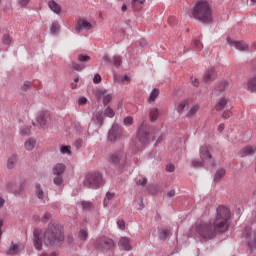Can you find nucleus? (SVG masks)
Wrapping results in <instances>:
<instances>
[{
	"mask_svg": "<svg viewBox=\"0 0 256 256\" xmlns=\"http://www.w3.org/2000/svg\"><path fill=\"white\" fill-rule=\"evenodd\" d=\"M104 115L110 119H113V117H115V111H113L110 106H107L104 110Z\"/></svg>",
	"mask_w": 256,
	"mask_h": 256,
	"instance_id": "39",
	"label": "nucleus"
},
{
	"mask_svg": "<svg viewBox=\"0 0 256 256\" xmlns=\"http://www.w3.org/2000/svg\"><path fill=\"white\" fill-rule=\"evenodd\" d=\"M35 195L38 199H45V191H43V188H41V184L39 183L35 184Z\"/></svg>",
	"mask_w": 256,
	"mask_h": 256,
	"instance_id": "23",
	"label": "nucleus"
},
{
	"mask_svg": "<svg viewBox=\"0 0 256 256\" xmlns=\"http://www.w3.org/2000/svg\"><path fill=\"white\" fill-rule=\"evenodd\" d=\"M70 69H72V71H83V69H85V66L77 62H72L70 65Z\"/></svg>",
	"mask_w": 256,
	"mask_h": 256,
	"instance_id": "35",
	"label": "nucleus"
},
{
	"mask_svg": "<svg viewBox=\"0 0 256 256\" xmlns=\"http://www.w3.org/2000/svg\"><path fill=\"white\" fill-rule=\"evenodd\" d=\"M231 220V210L227 206H218L216 210V218L214 220V227L218 233H225L229 231V221Z\"/></svg>",
	"mask_w": 256,
	"mask_h": 256,
	"instance_id": "2",
	"label": "nucleus"
},
{
	"mask_svg": "<svg viewBox=\"0 0 256 256\" xmlns=\"http://www.w3.org/2000/svg\"><path fill=\"white\" fill-rule=\"evenodd\" d=\"M105 185V179H103V174L100 172H92L85 176L84 187L88 189H99Z\"/></svg>",
	"mask_w": 256,
	"mask_h": 256,
	"instance_id": "5",
	"label": "nucleus"
},
{
	"mask_svg": "<svg viewBox=\"0 0 256 256\" xmlns=\"http://www.w3.org/2000/svg\"><path fill=\"white\" fill-rule=\"evenodd\" d=\"M122 135V131L119 129V126L112 125L111 129L108 132V140L111 141V143L117 141V139H120Z\"/></svg>",
	"mask_w": 256,
	"mask_h": 256,
	"instance_id": "10",
	"label": "nucleus"
},
{
	"mask_svg": "<svg viewBox=\"0 0 256 256\" xmlns=\"http://www.w3.org/2000/svg\"><path fill=\"white\" fill-rule=\"evenodd\" d=\"M78 61L80 63H88V61H91V57L87 56V55H84V54H79L78 55Z\"/></svg>",
	"mask_w": 256,
	"mask_h": 256,
	"instance_id": "42",
	"label": "nucleus"
},
{
	"mask_svg": "<svg viewBox=\"0 0 256 256\" xmlns=\"http://www.w3.org/2000/svg\"><path fill=\"white\" fill-rule=\"evenodd\" d=\"M149 117H150V121H152V123H155V121L159 119V108L150 109Z\"/></svg>",
	"mask_w": 256,
	"mask_h": 256,
	"instance_id": "26",
	"label": "nucleus"
},
{
	"mask_svg": "<svg viewBox=\"0 0 256 256\" xmlns=\"http://www.w3.org/2000/svg\"><path fill=\"white\" fill-rule=\"evenodd\" d=\"M50 219H51V213L46 212V213L44 214V216H43V221H44V222H47V221L50 220Z\"/></svg>",
	"mask_w": 256,
	"mask_h": 256,
	"instance_id": "59",
	"label": "nucleus"
},
{
	"mask_svg": "<svg viewBox=\"0 0 256 256\" xmlns=\"http://www.w3.org/2000/svg\"><path fill=\"white\" fill-rule=\"evenodd\" d=\"M2 43L4 45H11V36H9V34H4L2 38Z\"/></svg>",
	"mask_w": 256,
	"mask_h": 256,
	"instance_id": "46",
	"label": "nucleus"
},
{
	"mask_svg": "<svg viewBox=\"0 0 256 256\" xmlns=\"http://www.w3.org/2000/svg\"><path fill=\"white\" fill-rule=\"evenodd\" d=\"M117 227L120 229V231H125V222L123 220H118Z\"/></svg>",
	"mask_w": 256,
	"mask_h": 256,
	"instance_id": "52",
	"label": "nucleus"
},
{
	"mask_svg": "<svg viewBox=\"0 0 256 256\" xmlns=\"http://www.w3.org/2000/svg\"><path fill=\"white\" fill-rule=\"evenodd\" d=\"M147 126L145 123H142L141 126L138 128V134L136 140L138 141L137 146L143 147L149 143V134L147 133Z\"/></svg>",
	"mask_w": 256,
	"mask_h": 256,
	"instance_id": "7",
	"label": "nucleus"
},
{
	"mask_svg": "<svg viewBox=\"0 0 256 256\" xmlns=\"http://www.w3.org/2000/svg\"><path fill=\"white\" fill-rule=\"evenodd\" d=\"M48 5L53 13H56L57 15L61 13V5L57 4L54 0L49 1Z\"/></svg>",
	"mask_w": 256,
	"mask_h": 256,
	"instance_id": "24",
	"label": "nucleus"
},
{
	"mask_svg": "<svg viewBox=\"0 0 256 256\" xmlns=\"http://www.w3.org/2000/svg\"><path fill=\"white\" fill-rule=\"evenodd\" d=\"M98 97H103V105H109L113 99V96L111 94H105V91H100Z\"/></svg>",
	"mask_w": 256,
	"mask_h": 256,
	"instance_id": "25",
	"label": "nucleus"
},
{
	"mask_svg": "<svg viewBox=\"0 0 256 256\" xmlns=\"http://www.w3.org/2000/svg\"><path fill=\"white\" fill-rule=\"evenodd\" d=\"M247 90L251 93H256V75L248 82Z\"/></svg>",
	"mask_w": 256,
	"mask_h": 256,
	"instance_id": "30",
	"label": "nucleus"
},
{
	"mask_svg": "<svg viewBox=\"0 0 256 256\" xmlns=\"http://www.w3.org/2000/svg\"><path fill=\"white\" fill-rule=\"evenodd\" d=\"M121 159H123V151L119 150L110 154L109 162L113 165H119Z\"/></svg>",
	"mask_w": 256,
	"mask_h": 256,
	"instance_id": "16",
	"label": "nucleus"
},
{
	"mask_svg": "<svg viewBox=\"0 0 256 256\" xmlns=\"http://www.w3.org/2000/svg\"><path fill=\"white\" fill-rule=\"evenodd\" d=\"M78 237L81 241H87V238L89 237V234L87 233V230L82 229L78 233Z\"/></svg>",
	"mask_w": 256,
	"mask_h": 256,
	"instance_id": "40",
	"label": "nucleus"
},
{
	"mask_svg": "<svg viewBox=\"0 0 256 256\" xmlns=\"http://www.w3.org/2000/svg\"><path fill=\"white\" fill-rule=\"evenodd\" d=\"M36 145H37V140H35V138H29L24 143V147H25L26 151H33V149H35Z\"/></svg>",
	"mask_w": 256,
	"mask_h": 256,
	"instance_id": "21",
	"label": "nucleus"
},
{
	"mask_svg": "<svg viewBox=\"0 0 256 256\" xmlns=\"http://www.w3.org/2000/svg\"><path fill=\"white\" fill-rule=\"evenodd\" d=\"M118 246L122 251H131L133 248L131 247V242L129 241V238L122 237L120 238L118 242Z\"/></svg>",
	"mask_w": 256,
	"mask_h": 256,
	"instance_id": "14",
	"label": "nucleus"
},
{
	"mask_svg": "<svg viewBox=\"0 0 256 256\" xmlns=\"http://www.w3.org/2000/svg\"><path fill=\"white\" fill-rule=\"evenodd\" d=\"M255 148L253 146H246L240 151L241 157H249V155H254Z\"/></svg>",
	"mask_w": 256,
	"mask_h": 256,
	"instance_id": "20",
	"label": "nucleus"
},
{
	"mask_svg": "<svg viewBox=\"0 0 256 256\" xmlns=\"http://www.w3.org/2000/svg\"><path fill=\"white\" fill-rule=\"evenodd\" d=\"M139 185H141L142 187H145V185H147V178H142L138 180Z\"/></svg>",
	"mask_w": 256,
	"mask_h": 256,
	"instance_id": "58",
	"label": "nucleus"
},
{
	"mask_svg": "<svg viewBox=\"0 0 256 256\" xmlns=\"http://www.w3.org/2000/svg\"><path fill=\"white\" fill-rule=\"evenodd\" d=\"M113 197H115V193L107 192L106 197L104 199V205H107V203H109V201H111V199H113Z\"/></svg>",
	"mask_w": 256,
	"mask_h": 256,
	"instance_id": "45",
	"label": "nucleus"
},
{
	"mask_svg": "<svg viewBox=\"0 0 256 256\" xmlns=\"http://www.w3.org/2000/svg\"><path fill=\"white\" fill-rule=\"evenodd\" d=\"M15 187V183L14 182H9L8 184H7V189L9 190V191H13V188Z\"/></svg>",
	"mask_w": 256,
	"mask_h": 256,
	"instance_id": "62",
	"label": "nucleus"
},
{
	"mask_svg": "<svg viewBox=\"0 0 256 256\" xmlns=\"http://www.w3.org/2000/svg\"><path fill=\"white\" fill-rule=\"evenodd\" d=\"M139 45H140V47H146L147 46V40H145V38H141L139 40Z\"/></svg>",
	"mask_w": 256,
	"mask_h": 256,
	"instance_id": "60",
	"label": "nucleus"
},
{
	"mask_svg": "<svg viewBox=\"0 0 256 256\" xmlns=\"http://www.w3.org/2000/svg\"><path fill=\"white\" fill-rule=\"evenodd\" d=\"M139 3L140 5H143L145 3V0H132L131 5L132 7H135Z\"/></svg>",
	"mask_w": 256,
	"mask_h": 256,
	"instance_id": "56",
	"label": "nucleus"
},
{
	"mask_svg": "<svg viewBox=\"0 0 256 256\" xmlns=\"http://www.w3.org/2000/svg\"><path fill=\"white\" fill-rule=\"evenodd\" d=\"M187 105H188L187 100L180 102L176 109L177 113H183V111H185V108L187 107Z\"/></svg>",
	"mask_w": 256,
	"mask_h": 256,
	"instance_id": "38",
	"label": "nucleus"
},
{
	"mask_svg": "<svg viewBox=\"0 0 256 256\" xmlns=\"http://www.w3.org/2000/svg\"><path fill=\"white\" fill-rule=\"evenodd\" d=\"M166 171H167L168 173H173V171H175V165H173V164H168V165L166 166Z\"/></svg>",
	"mask_w": 256,
	"mask_h": 256,
	"instance_id": "54",
	"label": "nucleus"
},
{
	"mask_svg": "<svg viewBox=\"0 0 256 256\" xmlns=\"http://www.w3.org/2000/svg\"><path fill=\"white\" fill-rule=\"evenodd\" d=\"M193 46L195 47V49H201L203 47V44H201V40L194 39L193 40Z\"/></svg>",
	"mask_w": 256,
	"mask_h": 256,
	"instance_id": "50",
	"label": "nucleus"
},
{
	"mask_svg": "<svg viewBox=\"0 0 256 256\" xmlns=\"http://www.w3.org/2000/svg\"><path fill=\"white\" fill-rule=\"evenodd\" d=\"M124 125L126 127H129L130 125H133V117L127 116L126 118H124Z\"/></svg>",
	"mask_w": 256,
	"mask_h": 256,
	"instance_id": "48",
	"label": "nucleus"
},
{
	"mask_svg": "<svg viewBox=\"0 0 256 256\" xmlns=\"http://www.w3.org/2000/svg\"><path fill=\"white\" fill-rule=\"evenodd\" d=\"M249 228L245 229V238L248 241V247L250 251H253V249H256V230L253 231V233L248 232Z\"/></svg>",
	"mask_w": 256,
	"mask_h": 256,
	"instance_id": "9",
	"label": "nucleus"
},
{
	"mask_svg": "<svg viewBox=\"0 0 256 256\" xmlns=\"http://www.w3.org/2000/svg\"><path fill=\"white\" fill-rule=\"evenodd\" d=\"M103 61H104L105 63H111V58H109V55H104Z\"/></svg>",
	"mask_w": 256,
	"mask_h": 256,
	"instance_id": "64",
	"label": "nucleus"
},
{
	"mask_svg": "<svg viewBox=\"0 0 256 256\" xmlns=\"http://www.w3.org/2000/svg\"><path fill=\"white\" fill-rule=\"evenodd\" d=\"M79 105H85L87 103V98L86 97H80L78 99Z\"/></svg>",
	"mask_w": 256,
	"mask_h": 256,
	"instance_id": "57",
	"label": "nucleus"
},
{
	"mask_svg": "<svg viewBox=\"0 0 256 256\" xmlns=\"http://www.w3.org/2000/svg\"><path fill=\"white\" fill-rule=\"evenodd\" d=\"M92 122L98 127V129H100V127H103V110H98L93 113Z\"/></svg>",
	"mask_w": 256,
	"mask_h": 256,
	"instance_id": "13",
	"label": "nucleus"
},
{
	"mask_svg": "<svg viewBox=\"0 0 256 256\" xmlns=\"http://www.w3.org/2000/svg\"><path fill=\"white\" fill-rule=\"evenodd\" d=\"M191 229L192 231H195L196 235H199V237L205 241L215 239V237H217V233H219L217 226H215V222L211 223L200 221L197 222Z\"/></svg>",
	"mask_w": 256,
	"mask_h": 256,
	"instance_id": "3",
	"label": "nucleus"
},
{
	"mask_svg": "<svg viewBox=\"0 0 256 256\" xmlns=\"http://www.w3.org/2000/svg\"><path fill=\"white\" fill-rule=\"evenodd\" d=\"M192 167H194V169H199L200 167H203V160L202 161L193 160Z\"/></svg>",
	"mask_w": 256,
	"mask_h": 256,
	"instance_id": "47",
	"label": "nucleus"
},
{
	"mask_svg": "<svg viewBox=\"0 0 256 256\" xmlns=\"http://www.w3.org/2000/svg\"><path fill=\"white\" fill-rule=\"evenodd\" d=\"M17 165V154H12L7 161V168L13 169Z\"/></svg>",
	"mask_w": 256,
	"mask_h": 256,
	"instance_id": "27",
	"label": "nucleus"
},
{
	"mask_svg": "<svg viewBox=\"0 0 256 256\" xmlns=\"http://www.w3.org/2000/svg\"><path fill=\"white\" fill-rule=\"evenodd\" d=\"M65 169H67V167L65 166V164L63 163H57L56 165H54V167L52 168V173L53 175H56L58 177H63V174L65 173Z\"/></svg>",
	"mask_w": 256,
	"mask_h": 256,
	"instance_id": "17",
	"label": "nucleus"
},
{
	"mask_svg": "<svg viewBox=\"0 0 256 256\" xmlns=\"http://www.w3.org/2000/svg\"><path fill=\"white\" fill-rule=\"evenodd\" d=\"M232 116H233V112H231V110H226V111H224L223 114H222V117H223L224 119H229V117H232Z\"/></svg>",
	"mask_w": 256,
	"mask_h": 256,
	"instance_id": "53",
	"label": "nucleus"
},
{
	"mask_svg": "<svg viewBox=\"0 0 256 256\" xmlns=\"http://www.w3.org/2000/svg\"><path fill=\"white\" fill-rule=\"evenodd\" d=\"M20 135L25 136V135H31V127L29 126H24L20 130Z\"/></svg>",
	"mask_w": 256,
	"mask_h": 256,
	"instance_id": "44",
	"label": "nucleus"
},
{
	"mask_svg": "<svg viewBox=\"0 0 256 256\" xmlns=\"http://www.w3.org/2000/svg\"><path fill=\"white\" fill-rule=\"evenodd\" d=\"M21 89L22 91H28V89H31V82L25 81L21 86Z\"/></svg>",
	"mask_w": 256,
	"mask_h": 256,
	"instance_id": "51",
	"label": "nucleus"
},
{
	"mask_svg": "<svg viewBox=\"0 0 256 256\" xmlns=\"http://www.w3.org/2000/svg\"><path fill=\"white\" fill-rule=\"evenodd\" d=\"M167 197H175V190H170L167 192Z\"/></svg>",
	"mask_w": 256,
	"mask_h": 256,
	"instance_id": "63",
	"label": "nucleus"
},
{
	"mask_svg": "<svg viewBox=\"0 0 256 256\" xmlns=\"http://www.w3.org/2000/svg\"><path fill=\"white\" fill-rule=\"evenodd\" d=\"M157 97H159V89L154 88L148 97V103H155L157 100Z\"/></svg>",
	"mask_w": 256,
	"mask_h": 256,
	"instance_id": "28",
	"label": "nucleus"
},
{
	"mask_svg": "<svg viewBox=\"0 0 256 256\" xmlns=\"http://www.w3.org/2000/svg\"><path fill=\"white\" fill-rule=\"evenodd\" d=\"M17 253H19V245L12 242L10 248L6 252V255H17Z\"/></svg>",
	"mask_w": 256,
	"mask_h": 256,
	"instance_id": "29",
	"label": "nucleus"
},
{
	"mask_svg": "<svg viewBox=\"0 0 256 256\" xmlns=\"http://www.w3.org/2000/svg\"><path fill=\"white\" fill-rule=\"evenodd\" d=\"M227 103H228L227 98H221L216 104V111H222V109H225V106L227 105Z\"/></svg>",
	"mask_w": 256,
	"mask_h": 256,
	"instance_id": "32",
	"label": "nucleus"
},
{
	"mask_svg": "<svg viewBox=\"0 0 256 256\" xmlns=\"http://www.w3.org/2000/svg\"><path fill=\"white\" fill-rule=\"evenodd\" d=\"M37 123H39L42 129H47V112H39Z\"/></svg>",
	"mask_w": 256,
	"mask_h": 256,
	"instance_id": "18",
	"label": "nucleus"
},
{
	"mask_svg": "<svg viewBox=\"0 0 256 256\" xmlns=\"http://www.w3.org/2000/svg\"><path fill=\"white\" fill-rule=\"evenodd\" d=\"M65 241V236L58 225H50L44 232L43 243L46 247H55Z\"/></svg>",
	"mask_w": 256,
	"mask_h": 256,
	"instance_id": "4",
	"label": "nucleus"
},
{
	"mask_svg": "<svg viewBox=\"0 0 256 256\" xmlns=\"http://www.w3.org/2000/svg\"><path fill=\"white\" fill-rule=\"evenodd\" d=\"M94 248L97 249V251H102L103 253H107L115 249V241H113V239L107 236H100L96 238L94 242Z\"/></svg>",
	"mask_w": 256,
	"mask_h": 256,
	"instance_id": "6",
	"label": "nucleus"
},
{
	"mask_svg": "<svg viewBox=\"0 0 256 256\" xmlns=\"http://www.w3.org/2000/svg\"><path fill=\"white\" fill-rule=\"evenodd\" d=\"M81 206L84 211H91V209H93V203L89 201H82Z\"/></svg>",
	"mask_w": 256,
	"mask_h": 256,
	"instance_id": "37",
	"label": "nucleus"
},
{
	"mask_svg": "<svg viewBox=\"0 0 256 256\" xmlns=\"http://www.w3.org/2000/svg\"><path fill=\"white\" fill-rule=\"evenodd\" d=\"M227 43L230 47H234L238 51H249V45L243 41H235L231 37H228Z\"/></svg>",
	"mask_w": 256,
	"mask_h": 256,
	"instance_id": "8",
	"label": "nucleus"
},
{
	"mask_svg": "<svg viewBox=\"0 0 256 256\" xmlns=\"http://www.w3.org/2000/svg\"><path fill=\"white\" fill-rule=\"evenodd\" d=\"M219 90L220 91H225V89H227L229 87V82L227 81H223L219 84Z\"/></svg>",
	"mask_w": 256,
	"mask_h": 256,
	"instance_id": "49",
	"label": "nucleus"
},
{
	"mask_svg": "<svg viewBox=\"0 0 256 256\" xmlns=\"http://www.w3.org/2000/svg\"><path fill=\"white\" fill-rule=\"evenodd\" d=\"M53 183L56 185V187H61V185H63V176H56L53 179Z\"/></svg>",
	"mask_w": 256,
	"mask_h": 256,
	"instance_id": "43",
	"label": "nucleus"
},
{
	"mask_svg": "<svg viewBox=\"0 0 256 256\" xmlns=\"http://www.w3.org/2000/svg\"><path fill=\"white\" fill-rule=\"evenodd\" d=\"M93 29V24L85 19H79L76 24V33H81V31H91Z\"/></svg>",
	"mask_w": 256,
	"mask_h": 256,
	"instance_id": "11",
	"label": "nucleus"
},
{
	"mask_svg": "<svg viewBox=\"0 0 256 256\" xmlns=\"http://www.w3.org/2000/svg\"><path fill=\"white\" fill-rule=\"evenodd\" d=\"M101 82V75L95 74L93 78V83L99 84Z\"/></svg>",
	"mask_w": 256,
	"mask_h": 256,
	"instance_id": "55",
	"label": "nucleus"
},
{
	"mask_svg": "<svg viewBox=\"0 0 256 256\" xmlns=\"http://www.w3.org/2000/svg\"><path fill=\"white\" fill-rule=\"evenodd\" d=\"M159 233V238L162 240V241H165V239H167V237H169V235H171V231L165 229V228H162L158 231Z\"/></svg>",
	"mask_w": 256,
	"mask_h": 256,
	"instance_id": "31",
	"label": "nucleus"
},
{
	"mask_svg": "<svg viewBox=\"0 0 256 256\" xmlns=\"http://www.w3.org/2000/svg\"><path fill=\"white\" fill-rule=\"evenodd\" d=\"M33 245L37 251H41L43 247V240L41 239V231L39 229H34L33 231Z\"/></svg>",
	"mask_w": 256,
	"mask_h": 256,
	"instance_id": "12",
	"label": "nucleus"
},
{
	"mask_svg": "<svg viewBox=\"0 0 256 256\" xmlns=\"http://www.w3.org/2000/svg\"><path fill=\"white\" fill-rule=\"evenodd\" d=\"M226 173L227 170H225V168H219L214 175L215 183H219V181H221V178L225 177Z\"/></svg>",
	"mask_w": 256,
	"mask_h": 256,
	"instance_id": "22",
	"label": "nucleus"
},
{
	"mask_svg": "<svg viewBox=\"0 0 256 256\" xmlns=\"http://www.w3.org/2000/svg\"><path fill=\"white\" fill-rule=\"evenodd\" d=\"M200 159H202V161L205 159H212L211 153L209 152V146L200 147Z\"/></svg>",
	"mask_w": 256,
	"mask_h": 256,
	"instance_id": "19",
	"label": "nucleus"
},
{
	"mask_svg": "<svg viewBox=\"0 0 256 256\" xmlns=\"http://www.w3.org/2000/svg\"><path fill=\"white\" fill-rule=\"evenodd\" d=\"M60 153L61 155H68L69 157H71V146H62L60 148Z\"/></svg>",
	"mask_w": 256,
	"mask_h": 256,
	"instance_id": "36",
	"label": "nucleus"
},
{
	"mask_svg": "<svg viewBox=\"0 0 256 256\" xmlns=\"http://www.w3.org/2000/svg\"><path fill=\"white\" fill-rule=\"evenodd\" d=\"M197 111H199V105L196 104L190 108L186 117H195V115H197Z\"/></svg>",
	"mask_w": 256,
	"mask_h": 256,
	"instance_id": "33",
	"label": "nucleus"
},
{
	"mask_svg": "<svg viewBox=\"0 0 256 256\" xmlns=\"http://www.w3.org/2000/svg\"><path fill=\"white\" fill-rule=\"evenodd\" d=\"M29 1L30 0H19V4L21 7H27V5H29Z\"/></svg>",
	"mask_w": 256,
	"mask_h": 256,
	"instance_id": "61",
	"label": "nucleus"
},
{
	"mask_svg": "<svg viewBox=\"0 0 256 256\" xmlns=\"http://www.w3.org/2000/svg\"><path fill=\"white\" fill-rule=\"evenodd\" d=\"M215 79H217V71H215V68L208 69L204 74V81L211 83V81H215Z\"/></svg>",
	"mask_w": 256,
	"mask_h": 256,
	"instance_id": "15",
	"label": "nucleus"
},
{
	"mask_svg": "<svg viewBox=\"0 0 256 256\" xmlns=\"http://www.w3.org/2000/svg\"><path fill=\"white\" fill-rule=\"evenodd\" d=\"M190 17L200 21V23H212L213 22V12L211 6L207 0H199L193 7Z\"/></svg>",
	"mask_w": 256,
	"mask_h": 256,
	"instance_id": "1",
	"label": "nucleus"
},
{
	"mask_svg": "<svg viewBox=\"0 0 256 256\" xmlns=\"http://www.w3.org/2000/svg\"><path fill=\"white\" fill-rule=\"evenodd\" d=\"M121 56H113L112 61H113V66L116 69H119L121 67Z\"/></svg>",
	"mask_w": 256,
	"mask_h": 256,
	"instance_id": "41",
	"label": "nucleus"
},
{
	"mask_svg": "<svg viewBox=\"0 0 256 256\" xmlns=\"http://www.w3.org/2000/svg\"><path fill=\"white\" fill-rule=\"evenodd\" d=\"M59 30H60L59 22L54 21L50 28V33H52V35H57V33H59Z\"/></svg>",
	"mask_w": 256,
	"mask_h": 256,
	"instance_id": "34",
	"label": "nucleus"
}]
</instances>
